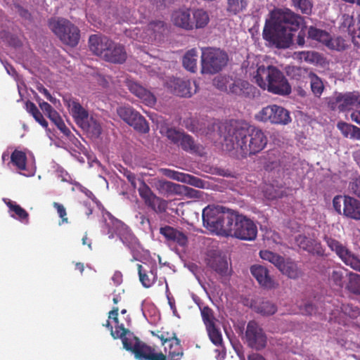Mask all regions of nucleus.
Masks as SVG:
<instances>
[{"mask_svg": "<svg viewBox=\"0 0 360 360\" xmlns=\"http://www.w3.org/2000/svg\"><path fill=\"white\" fill-rule=\"evenodd\" d=\"M291 6L294 7L296 11H300L302 14L310 15L311 13L313 5L309 0H290Z\"/></svg>", "mask_w": 360, "mask_h": 360, "instance_id": "obj_47", "label": "nucleus"}, {"mask_svg": "<svg viewBox=\"0 0 360 360\" xmlns=\"http://www.w3.org/2000/svg\"><path fill=\"white\" fill-rule=\"evenodd\" d=\"M49 26L60 41L70 46H76L80 39L79 29L68 20L58 18L51 20Z\"/></svg>", "mask_w": 360, "mask_h": 360, "instance_id": "obj_8", "label": "nucleus"}, {"mask_svg": "<svg viewBox=\"0 0 360 360\" xmlns=\"http://www.w3.org/2000/svg\"><path fill=\"white\" fill-rule=\"evenodd\" d=\"M139 187L138 191L145 205L157 214H162L166 212L167 202L158 197L143 179H139Z\"/></svg>", "mask_w": 360, "mask_h": 360, "instance_id": "obj_13", "label": "nucleus"}, {"mask_svg": "<svg viewBox=\"0 0 360 360\" xmlns=\"http://www.w3.org/2000/svg\"><path fill=\"white\" fill-rule=\"evenodd\" d=\"M53 206L56 209L58 216L61 218L63 223H68V218L67 217V212L65 207L60 203L53 202Z\"/></svg>", "mask_w": 360, "mask_h": 360, "instance_id": "obj_59", "label": "nucleus"}, {"mask_svg": "<svg viewBox=\"0 0 360 360\" xmlns=\"http://www.w3.org/2000/svg\"><path fill=\"white\" fill-rule=\"evenodd\" d=\"M347 288L350 292L360 295V275H352Z\"/></svg>", "mask_w": 360, "mask_h": 360, "instance_id": "obj_56", "label": "nucleus"}, {"mask_svg": "<svg viewBox=\"0 0 360 360\" xmlns=\"http://www.w3.org/2000/svg\"><path fill=\"white\" fill-rule=\"evenodd\" d=\"M257 312L264 315L270 316L274 314L277 311L275 304L269 301H263L257 306Z\"/></svg>", "mask_w": 360, "mask_h": 360, "instance_id": "obj_50", "label": "nucleus"}, {"mask_svg": "<svg viewBox=\"0 0 360 360\" xmlns=\"http://www.w3.org/2000/svg\"><path fill=\"white\" fill-rule=\"evenodd\" d=\"M337 127L344 137L360 141V128L356 126L345 122H339L337 124Z\"/></svg>", "mask_w": 360, "mask_h": 360, "instance_id": "obj_33", "label": "nucleus"}, {"mask_svg": "<svg viewBox=\"0 0 360 360\" xmlns=\"http://www.w3.org/2000/svg\"><path fill=\"white\" fill-rule=\"evenodd\" d=\"M25 106L27 111L33 116L34 120L43 127L47 128L48 122L44 119L43 115L37 108V105L31 101H27L25 103Z\"/></svg>", "mask_w": 360, "mask_h": 360, "instance_id": "obj_41", "label": "nucleus"}, {"mask_svg": "<svg viewBox=\"0 0 360 360\" xmlns=\"http://www.w3.org/2000/svg\"><path fill=\"white\" fill-rule=\"evenodd\" d=\"M111 222L113 231L111 232L109 237L112 238L113 233H115L126 246L129 248H134L136 245L138 239L129 227L123 222L116 219H111Z\"/></svg>", "mask_w": 360, "mask_h": 360, "instance_id": "obj_17", "label": "nucleus"}, {"mask_svg": "<svg viewBox=\"0 0 360 360\" xmlns=\"http://www.w3.org/2000/svg\"><path fill=\"white\" fill-rule=\"evenodd\" d=\"M216 86L236 96L253 98L259 96V91L249 82L242 79H233L229 77H219L214 80Z\"/></svg>", "mask_w": 360, "mask_h": 360, "instance_id": "obj_6", "label": "nucleus"}, {"mask_svg": "<svg viewBox=\"0 0 360 360\" xmlns=\"http://www.w3.org/2000/svg\"><path fill=\"white\" fill-rule=\"evenodd\" d=\"M257 236V227L255 222L243 214H238L232 237L242 240H255Z\"/></svg>", "mask_w": 360, "mask_h": 360, "instance_id": "obj_12", "label": "nucleus"}, {"mask_svg": "<svg viewBox=\"0 0 360 360\" xmlns=\"http://www.w3.org/2000/svg\"><path fill=\"white\" fill-rule=\"evenodd\" d=\"M331 280L338 286H342L343 275L340 271H333L330 277Z\"/></svg>", "mask_w": 360, "mask_h": 360, "instance_id": "obj_62", "label": "nucleus"}, {"mask_svg": "<svg viewBox=\"0 0 360 360\" xmlns=\"http://www.w3.org/2000/svg\"><path fill=\"white\" fill-rule=\"evenodd\" d=\"M247 6V0H227L226 10L229 13L236 15L246 9Z\"/></svg>", "mask_w": 360, "mask_h": 360, "instance_id": "obj_45", "label": "nucleus"}, {"mask_svg": "<svg viewBox=\"0 0 360 360\" xmlns=\"http://www.w3.org/2000/svg\"><path fill=\"white\" fill-rule=\"evenodd\" d=\"M333 206L339 214L355 219L360 220V201L349 195H338L333 198Z\"/></svg>", "mask_w": 360, "mask_h": 360, "instance_id": "obj_10", "label": "nucleus"}, {"mask_svg": "<svg viewBox=\"0 0 360 360\" xmlns=\"http://www.w3.org/2000/svg\"><path fill=\"white\" fill-rule=\"evenodd\" d=\"M169 343L168 354L171 358L179 359L183 356V351L181 346V341L175 337Z\"/></svg>", "mask_w": 360, "mask_h": 360, "instance_id": "obj_46", "label": "nucleus"}, {"mask_svg": "<svg viewBox=\"0 0 360 360\" xmlns=\"http://www.w3.org/2000/svg\"><path fill=\"white\" fill-rule=\"evenodd\" d=\"M250 272L262 288L273 289L276 286L266 267L262 265H253L250 268Z\"/></svg>", "mask_w": 360, "mask_h": 360, "instance_id": "obj_23", "label": "nucleus"}, {"mask_svg": "<svg viewBox=\"0 0 360 360\" xmlns=\"http://www.w3.org/2000/svg\"><path fill=\"white\" fill-rule=\"evenodd\" d=\"M300 58L308 63L319 61V54L315 51H302L300 53Z\"/></svg>", "mask_w": 360, "mask_h": 360, "instance_id": "obj_58", "label": "nucleus"}, {"mask_svg": "<svg viewBox=\"0 0 360 360\" xmlns=\"http://www.w3.org/2000/svg\"><path fill=\"white\" fill-rule=\"evenodd\" d=\"M323 240L326 243L328 248L335 252L346 265L360 271V259L345 245L326 235L323 237Z\"/></svg>", "mask_w": 360, "mask_h": 360, "instance_id": "obj_11", "label": "nucleus"}, {"mask_svg": "<svg viewBox=\"0 0 360 360\" xmlns=\"http://www.w3.org/2000/svg\"><path fill=\"white\" fill-rule=\"evenodd\" d=\"M159 189L162 192L167 193H186L191 197H198L199 191L195 190L186 186L179 185L168 181H160Z\"/></svg>", "mask_w": 360, "mask_h": 360, "instance_id": "obj_26", "label": "nucleus"}, {"mask_svg": "<svg viewBox=\"0 0 360 360\" xmlns=\"http://www.w3.org/2000/svg\"><path fill=\"white\" fill-rule=\"evenodd\" d=\"M206 329L212 342L215 345H220L222 342V336L220 330L216 327L215 324L207 326Z\"/></svg>", "mask_w": 360, "mask_h": 360, "instance_id": "obj_52", "label": "nucleus"}, {"mask_svg": "<svg viewBox=\"0 0 360 360\" xmlns=\"http://www.w3.org/2000/svg\"><path fill=\"white\" fill-rule=\"evenodd\" d=\"M308 79L310 82V87L313 94L319 98L325 89L322 79L314 72L311 71L309 73Z\"/></svg>", "mask_w": 360, "mask_h": 360, "instance_id": "obj_37", "label": "nucleus"}, {"mask_svg": "<svg viewBox=\"0 0 360 360\" xmlns=\"http://www.w3.org/2000/svg\"><path fill=\"white\" fill-rule=\"evenodd\" d=\"M110 47L105 52L103 59L107 62L115 64L124 63L127 58L125 48L123 45L112 40Z\"/></svg>", "mask_w": 360, "mask_h": 360, "instance_id": "obj_21", "label": "nucleus"}, {"mask_svg": "<svg viewBox=\"0 0 360 360\" xmlns=\"http://www.w3.org/2000/svg\"><path fill=\"white\" fill-rule=\"evenodd\" d=\"M238 214L221 205H210L202 210L203 225L218 235L232 236Z\"/></svg>", "mask_w": 360, "mask_h": 360, "instance_id": "obj_4", "label": "nucleus"}, {"mask_svg": "<svg viewBox=\"0 0 360 360\" xmlns=\"http://www.w3.org/2000/svg\"><path fill=\"white\" fill-rule=\"evenodd\" d=\"M182 182L200 188H203L205 186V182L203 180L189 174H186L184 176Z\"/></svg>", "mask_w": 360, "mask_h": 360, "instance_id": "obj_54", "label": "nucleus"}, {"mask_svg": "<svg viewBox=\"0 0 360 360\" xmlns=\"http://www.w3.org/2000/svg\"><path fill=\"white\" fill-rule=\"evenodd\" d=\"M110 330V335L114 339L120 338L123 347L131 352L138 360H167V356L162 352L155 351V348L141 342L129 329L124 328L123 324L115 326V330L107 320L103 324Z\"/></svg>", "mask_w": 360, "mask_h": 360, "instance_id": "obj_3", "label": "nucleus"}, {"mask_svg": "<svg viewBox=\"0 0 360 360\" xmlns=\"http://www.w3.org/2000/svg\"><path fill=\"white\" fill-rule=\"evenodd\" d=\"M129 125L133 127L135 130L143 134L148 133L150 129L148 122L139 112Z\"/></svg>", "mask_w": 360, "mask_h": 360, "instance_id": "obj_39", "label": "nucleus"}, {"mask_svg": "<svg viewBox=\"0 0 360 360\" xmlns=\"http://www.w3.org/2000/svg\"><path fill=\"white\" fill-rule=\"evenodd\" d=\"M198 54L195 49L188 51L183 57V65L190 72H195L197 70Z\"/></svg>", "mask_w": 360, "mask_h": 360, "instance_id": "obj_36", "label": "nucleus"}, {"mask_svg": "<svg viewBox=\"0 0 360 360\" xmlns=\"http://www.w3.org/2000/svg\"><path fill=\"white\" fill-rule=\"evenodd\" d=\"M210 267L220 275H225L228 271V263L221 257H215L210 262Z\"/></svg>", "mask_w": 360, "mask_h": 360, "instance_id": "obj_42", "label": "nucleus"}, {"mask_svg": "<svg viewBox=\"0 0 360 360\" xmlns=\"http://www.w3.org/2000/svg\"><path fill=\"white\" fill-rule=\"evenodd\" d=\"M210 22L208 13L202 8H197L192 12V30L205 27Z\"/></svg>", "mask_w": 360, "mask_h": 360, "instance_id": "obj_32", "label": "nucleus"}, {"mask_svg": "<svg viewBox=\"0 0 360 360\" xmlns=\"http://www.w3.org/2000/svg\"><path fill=\"white\" fill-rule=\"evenodd\" d=\"M48 117L51 120V121L54 123V124L57 127V128L60 131V132L67 137H69L72 135L71 131L68 127L65 125L63 120L59 115V113L55 110L52 111V113L48 116Z\"/></svg>", "mask_w": 360, "mask_h": 360, "instance_id": "obj_40", "label": "nucleus"}, {"mask_svg": "<svg viewBox=\"0 0 360 360\" xmlns=\"http://www.w3.org/2000/svg\"><path fill=\"white\" fill-rule=\"evenodd\" d=\"M326 45L330 49L341 51L345 49V41L342 37L331 38L329 35Z\"/></svg>", "mask_w": 360, "mask_h": 360, "instance_id": "obj_53", "label": "nucleus"}, {"mask_svg": "<svg viewBox=\"0 0 360 360\" xmlns=\"http://www.w3.org/2000/svg\"><path fill=\"white\" fill-rule=\"evenodd\" d=\"M165 136L172 143L186 152L193 153L198 150L199 147L193 138L184 131L174 128H168L165 131Z\"/></svg>", "mask_w": 360, "mask_h": 360, "instance_id": "obj_15", "label": "nucleus"}, {"mask_svg": "<svg viewBox=\"0 0 360 360\" xmlns=\"http://www.w3.org/2000/svg\"><path fill=\"white\" fill-rule=\"evenodd\" d=\"M342 311L352 319H356L360 315V309L358 307L352 304H343L341 307Z\"/></svg>", "mask_w": 360, "mask_h": 360, "instance_id": "obj_57", "label": "nucleus"}, {"mask_svg": "<svg viewBox=\"0 0 360 360\" xmlns=\"http://www.w3.org/2000/svg\"><path fill=\"white\" fill-rule=\"evenodd\" d=\"M172 20L176 26L186 30H192V17L190 9L175 11L172 13Z\"/></svg>", "mask_w": 360, "mask_h": 360, "instance_id": "obj_29", "label": "nucleus"}, {"mask_svg": "<svg viewBox=\"0 0 360 360\" xmlns=\"http://www.w3.org/2000/svg\"><path fill=\"white\" fill-rule=\"evenodd\" d=\"M137 112L138 111L129 105L122 106L117 109L118 115L128 124L132 121Z\"/></svg>", "mask_w": 360, "mask_h": 360, "instance_id": "obj_49", "label": "nucleus"}, {"mask_svg": "<svg viewBox=\"0 0 360 360\" xmlns=\"http://www.w3.org/2000/svg\"><path fill=\"white\" fill-rule=\"evenodd\" d=\"M304 19L289 8H278L271 13L266 21L263 38L277 48H288L292 41V32L299 30Z\"/></svg>", "mask_w": 360, "mask_h": 360, "instance_id": "obj_1", "label": "nucleus"}, {"mask_svg": "<svg viewBox=\"0 0 360 360\" xmlns=\"http://www.w3.org/2000/svg\"><path fill=\"white\" fill-rule=\"evenodd\" d=\"M295 241L297 245L304 250L319 256L324 255V249L321 243L314 238L300 234L296 237Z\"/></svg>", "mask_w": 360, "mask_h": 360, "instance_id": "obj_24", "label": "nucleus"}, {"mask_svg": "<svg viewBox=\"0 0 360 360\" xmlns=\"http://www.w3.org/2000/svg\"><path fill=\"white\" fill-rule=\"evenodd\" d=\"M357 103L358 96L349 92L337 94L335 96L330 98L328 104L333 110H338L340 112H345L350 110Z\"/></svg>", "mask_w": 360, "mask_h": 360, "instance_id": "obj_18", "label": "nucleus"}, {"mask_svg": "<svg viewBox=\"0 0 360 360\" xmlns=\"http://www.w3.org/2000/svg\"><path fill=\"white\" fill-rule=\"evenodd\" d=\"M201 316L206 327L215 324L213 311L209 307H204L201 309Z\"/></svg>", "mask_w": 360, "mask_h": 360, "instance_id": "obj_55", "label": "nucleus"}, {"mask_svg": "<svg viewBox=\"0 0 360 360\" xmlns=\"http://www.w3.org/2000/svg\"><path fill=\"white\" fill-rule=\"evenodd\" d=\"M255 119L259 122L281 125H286L292 121L290 112L278 105H269L263 108L255 115Z\"/></svg>", "mask_w": 360, "mask_h": 360, "instance_id": "obj_9", "label": "nucleus"}, {"mask_svg": "<svg viewBox=\"0 0 360 360\" xmlns=\"http://www.w3.org/2000/svg\"><path fill=\"white\" fill-rule=\"evenodd\" d=\"M119 308L117 307H112V310L108 313V319H112L115 323V326L121 325L118 320Z\"/></svg>", "mask_w": 360, "mask_h": 360, "instance_id": "obj_63", "label": "nucleus"}, {"mask_svg": "<svg viewBox=\"0 0 360 360\" xmlns=\"http://www.w3.org/2000/svg\"><path fill=\"white\" fill-rule=\"evenodd\" d=\"M127 86L130 92L140 98L145 105L152 107L156 103L155 96L136 82L128 80Z\"/></svg>", "mask_w": 360, "mask_h": 360, "instance_id": "obj_22", "label": "nucleus"}, {"mask_svg": "<svg viewBox=\"0 0 360 360\" xmlns=\"http://www.w3.org/2000/svg\"><path fill=\"white\" fill-rule=\"evenodd\" d=\"M111 41L112 39L105 35L91 34L89 38V46L91 51L103 58L105 52L110 47Z\"/></svg>", "mask_w": 360, "mask_h": 360, "instance_id": "obj_20", "label": "nucleus"}, {"mask_svg": "<svg viewBox=\"0 0 360 360\" xmlns=\"http://www.w3.org/2000/svg\"><path fill=\"white\" fill-rule=\"evenodd\" d=\"M79 127L94 137H98L102 132L100 123L92 116H89V119H86Z\"/></svg>", "mask_w": 360, "mask_h": 360, "instance_id": "obj_34", "label": "nucleus"}, {"mask_svg": "<svg viewBox=\"0 0 360 360\" xmlns=\"http://www.w3.org/2000/svg\"><path fill=\"white\" fill-rule=\"evenodd\" d=\"M286 72L291 79L297 81H303L304 78H308L309 73L311 72L307 68L297 66L288 67Z\"/></svg>", "mask_w": 360, "mask_h": 360, "instance_id": "obj_38", "label": "nucleus"}, {"mask_svg": "<svg viewBox=\"0 0 360 360\" xmlns=\"http://www.w3.org/2000/svg\"><path fill=\"white\" fill-rule=\"evenodd\" d=\"M4 202L8 207V213L11 217L26 224L29 222V214L25 209L10 199L4 198Z\"/></svg>", "mask_w": 360, "mask_h": 360, "instance_id": "obj_31", "label": "nucleus"}, {"mask_svg": "<svg viewBox=\"0 0 360 360\" xmlns=\"http://www.w3.org/2000/svg\"><path fill=\"white\" fill-rule=\"evenodd\" d=\"M228 61L229 56L226 51L217 48H202L201 72L203 74H216L226 66Z\"/></svg>", "mask_w": 360, "mask_h": 360, "instance_id": "obj_7", "label": "nucleus"}, {"mask_svg": "<svg viewBox=\"0 0 360 360\" xmlns=\"http://www.w3.org/2000/svg\"><path fill=\"white\" fill-rule=\"evenodd\" d=\"M254 79L261 89L274 94L286 96L291 93V86L288 79L275 66H259Z\"/></svg>", "mask_w": 360, "mask_h": 360, "instance_id": "obj_5", "label": "nucleus"}, {"mask_svg": "<svg viewBox=\"0 0 360 360\" xmlns=\"http://www.w3.org/2000/svg\"><path fill=\"white\" fill-rule=\"evenodd\" d=\"M166 30V25L164 21L155 20L150 22L145 30V36L142 41L145 43H150L160 37Z\"/></svg>", "mask_w": 360, "mask_h": 360, "instance_id": "obj_28", "label": "nucleus"}, {"mask_svg": "<svg viewBox=\"0 0 360 360\" xmlns=\"http://www.w3.org/2000/svg\"><path fill=\"white\" fill-rule=\"evenodd\" d=\"M300 312L304 315H311L316 313L315 307L309 302H306L302 306V304H299Z\"/></svg>", "mask_w": 360, "mask_h": 360, "instance_id": "obj_60", "label": "nucleus"}, {"mask_svg": "<svg viewBox=\"0 0 360 360\" xmlns=\"http://www.w3.org/2000/svg\"><path fill=\"white\" fill-rule=\"evenodd\" d=\"M124 176L127 179L129 182L131 184V186L134 188H136V175L132 173L131 171L126 170L124 172Z\"/></svg>", "mask_w": 360, "mask_h": 360, "instance_id": "obj_64", "label": "nucleus"}, {"mask_svg": "<svg viewBox=\"0 0 360 360\" xmlns=\"http://www.w3.org/2000/svg\"><path fill=\"white\" fill-rule=\"evenodd\" d=\"M245 339L248 345L256 350L264 349L267 343L265 333L255 321H250L248 323Z\"/></svg>", "mask_w": 360, "mask_h": 360, "instance_id": "obj_16", "label": "nucleus"}, {"mask_svg": "<svg viewBox=\"0 0 360 360\" xmlns=\"http://www.w3.org/2000/svg\"><path fill=\"white\" fill-rule=\"evenodd\" d=\"M150 333L153 336L160 339L162 345L170 342L175 337H176V334L174 331L165 330L163 328H162L160 330L151 331Z\"/></svg>", "mask_w": 360, "mask_h": 360, "instance_id": "obj_51", "label": "nucleus"}, {"mask_svg": "<svg viewBox=\"0 0 360 360\" xmlns=\"http://www.w3.org/2000/svg\"><path fill=\"white\" fill-rule=\"evenodd\" d=\"M11 160L13 164L15 165L19 169H25L27 156L24 152L15 150L11 154Z\"/></svg>", "mask_w": 360, "mask_h": 360, "instance_id": "obj_48", "label": "nucleus"}, {"mask_svg": "<svg viewBox=\"0 0 360 360\" xmlns=\"http://www.w3.org/2000/svg\"><path fill=\"white\" fill-rule=\"evenodd\" d=\"M63 101L70 114L72 115L75 122L79 127L82 124L86 119H89V115L88 111L77 99L68 97L65 98Z\"/></svg>", "mask_w": 360, "mask_h": 360, "instance_id": "obj_19", "label": "nucleus"}, {"mask_svg": "<svg viewBox=\"0 0 360 360\" xmlns=\"http://www.w3.org/2000/svg\"><path fill=\"white\" fill-rule=\"evenodd\" d=\"M308 37L326 44L328 41L329 34L326 31L310 26L308 29Z\"/></svg>", "mask_w": 360, "mask_h": 360, "instance_id": "obj_43", "label": "nucleus"}, {"mask_svg": "<svg viewBox=\"0 0 360 360\" xmlns=\"http://www.w3.org/2000/svg\"><path fill=\"white\" fill-rule=\"evenodd\" d=\"M349 189L360 198V176L349 183Z\"/></svg>", "mask_w": 360, "mask_h": 360, "instance_id": "obj_61", "label": "nucleus"}, {"mask_svg": "<svg viewBox=\"0 0 360 360\" xmlns=\"http://www.w3.org/2000/svg\"><path fill=\"white\" fill-rule=\"evenodd\" d=\"M261 258L274 264L278 269L284 261V258L269 250H261L259 252Z\"/></svg>", "mask_w": 360, "mask_h": 360, "instance_id": "obj_44", "label": "nucleus"}, {"mask_svg": "<svg viewBox=\"0 0 360 360\" xmlns=\"http://www.w3.org/2000/svg\"><path fill=\"white\" fill-rule=\"evenodd\" d=\"M227 150H236L242 157L257 155L263 150L268 143L266 133L254 125L236 126L229 129L226 137Z\"/></svg>", "mask_w": 360, "mask_h": 360, "instance_id": "obj_2", "label": "nucleus"}, {"mask_svg": "<svg viewBox=\"0 0 360 360\" xmlns=\"http://www.w3.org/2000/svg\"><path fill=\"white\" fill-rule=\"evenodd\" d=\"M278 270L283 274L286 275L288 277L292 279L297 278L301 274L297 264L288 259H284Z\"/></svg>", "mask_w": 360, "mask_h": 360, "instance_id": "obj_35", "label": "nucleus"}, {"mask_svg": "<svg viewBox=\"0 0 360 360\" xmlns=\"http://www.w3.org/2000/svg\"><path fill=\"white\" fill-rule=\"evenodd\" d=\"M284 153L278 148H273L268 150L263 156L265 169L271 171L281 167L284 161Z\"/></svg>", "mask_w": 360, "mask_h": 360, "instance_id": "obj_27", "label": "nucleus"}, {"mask_svg": "<svg viewBox=\"0 0 360 360\" xmlns=\"http://www.w3.org/2000/svg\"><path fill=\"white\" fill-rule=\"evenodd\" d=\"M136 266L139 280L143 287L146 288L151 287L157 279V269L148 267V269H146L140 264H137Z\"/></svg>", "mask_w": 360, "mask_h": 360, "instance_id": "obj_30", "label": "nucleus"}, {"mask_svg": "<svg viewBox=\"0 0 360 360\" xmlns=\"http://www.w3.org/2000/svg\"><path fill=\"white\" fill-rule=\"evenodd\" d=\"M160 233L167 241L173 242L181 247H185L188 244V237L182 231L168 225L160 229Z\"/></svg>", "mask_w": 360, "mask_h": 360, "instance_id": "obj_25", "label": "nucleus"}, {"mask_svg": "<svg viewBox=\"0 0 360 360\" xmlns=\"http://www.w3.org/2000/svg\"><path fill=\"white\" fill-rule=\"evenodd\" d=\"M166 87L172 94L180 96L190 98L198 90L195 81L181 78H171L166 82Z\"/></svg>", "mask_w": 360, "mask_h": 360, "instance_id": "obj_14", "label": "nucleus"}]
</instances>
